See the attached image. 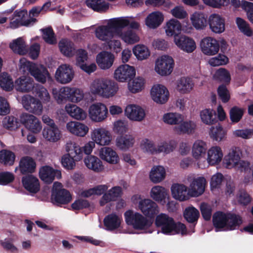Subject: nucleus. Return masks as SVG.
<instances>
[{"mask_svg": "<svg viewBox=\"0 0 253 253\" xmlns=\"http://www.w3.org/2000/svg\"><path fill=\"white\" fill-rule=\"evenodd\" d=\"M61 131L57 126L44 127L42 131V136L45 141L55 143L60 140Z\"/></svg>", "mask_w": 253, "mask_h": 253, "instance_id": "nucleus-39", "label": "nucleus"}, {"mask_svg": "<svg viewBox=\"0 0 253 253\" xmlns=\"http://www.w3.org/2000/svg\"><path fill=\"white\" fill-rule=\"evenodd\" d=\"M19 69L23 74H30L35 79L42 84L50 78L47 70L43 66L38 65L22 58L19 60Z\"/></svg>", "mask_w": 253, "mask_h": 253, "instance_id": "nucleus-4", "label": "nucleus"}, {"mask_svg": "<svg viewBox=\"0 0 253 253\" xmlns=\"http://www.w3.org/2000/svg\"><path fill=\"white\" fill-rule=\"evenodd\" d=\"M136 70L133 66L123 64L118 66L114 71L113 78L117 81L125 83L128 79L134 77Z\"/></svg>", "mask_w": 253, "mask_h": 253, "instance_id": "nucleus-20", "label": "nucleus"}, {"mask_svg": "<svg viewBox=\"0 0 253 253\" xmlns=\"http://www.w3.org/2000/svg\"><path fill=\"white\" fill-rule=\"evenodd\" d=\"M112 129L114 132L117 134H124L128 130L127 122L124 120H118L115 121L113 124Z\"/></svg>", "mask_w": 253, "mask_h": 253, "instance_id": "nucleus-64", "label": "nucleus"}, {"mask_svg": "<svg viewBox=\"0 0 253 253\" xmlns=\"http://www.w3.org/2000/svg\"><path fill=\"white\" fill-rule=\"evenodd\" d=\"M131 200L133 203H138V209L148 217H154L159 212L158 205L149 199H141L140 195L132 196Z\"/></svg>", "mask_w": 253, "mask_h": 253, "instance_id": "nucleus-9", "label": "nucleus"}, {"mask_svg": "<svg viewBox=\"0 0 253 253\" xmlns=\"http://www.w3.org/2000/svg\"><path fill=\"white\" fill-rule=\"evenodd\" d=\"M135 142L134 138L130 135L118 137L116 140V146L120 149L126 150L132 147Z\"/></svg>", "mask_w": 253, "mask_h": 253, "instance_id": "nucleus-55", "label": "nucleus"}, {"mask_svg": "<svg viewBox=\"0 0 253 253\" xmlns=\"http://www.w3.org/2000/svg\"><path fill=\"white\" fill-rule=\"evenodd\" d=\"M207 150V142L201 139H197L193 142L191 148L192 155L198 162L203 161Z\"/></svg>", "mask_w": 253, "mask_h": 253, "instance_id": "nucleus-32", "label": "nucleus"}, {"mask_svg": "<svg viewBox=\"0 0 253 253\" xmlns=\"http://www.w3.org/2000/svg\"><path fill=\"white\" fill-rule=\"evenodd\" d=\"M125 220L127 224L137 230H145L149 227L151 223L141 213L129 210L125 213Z\"/></svg>", "mask_w": 253, "mask_h": 253, "instance_id": "nucleus-10", "label": "nucleus"}, {"mask_svg": "<svg viewBox=\"0 0 253 253\" xmlns=\"http://www.w3.org/2000/svg\"><path fill=\"white\" fill-rule=\"evenodd\" d=\"M69 101L73 103H78L82 101L84 97L83 90L76 87H70Z\"/></svg>", "mask_w": 253, "mask_h": 253, "instance_id": "nucleus-60", "label": "nucleus"}, {"mask_svg": "<svg viewBox=\"0 0 253 253\" xmlns=\"http://www.w3.org/2000/svg\"><path fill=\"white\" fill-rule=\"evenodd\" d=\"M15 156L11 151L2 150L0 151V163L5 165H12L15 161Z\"/></svg>", "mask_w": 253, "mask_h": 253, "instance_id": "nucleus-62", "label": "nucleus"}, {"mask_svg": "<svg viewBox=\"0 0 253 253\" xmlns=\"http://www.w3.org/2000/svg\"><path fill=\"white\" fill-rule=\"evenodd\" d=\"M70 192L63 188L62 184L59 182L53 183L51 197V202L57 206L67 204L72 201Z\"/></svg>", "mask_w": 253, "mask_h": 253, "instance_id": "nucleus-11", "label": "nucleus"}, {"mask_svg": "<svg viewBox=\"0 0 253 253\" xmlns=\"http://www.w3.org/2000/svg\"><path fill=\"white\" fill-rule=\"evenodd\" d=\"M122 221L121 215L114 212L106 216L103 220L106 229L109 231H113L120 228Z\"/></svg>", "mask_w": 253, "mask_h": 253, "instance_id": "nucleus-35", "label": "nucleus"}, {"mask_svg": "<svg viewBox=\"0 0 253 253\" xmlns=\"http://www.w3.org/2000/svg\"><path fill=\"white\" fill-rule=\"evenodd\" d=\"M187 179L189 182V194L191 197H199L204 192L207 185V180L204 177H196L189 175Z\"/></svg>", "mask_w": 253, "mask_h": 253, "instance_id": "nucleus-15", "label": "nucleus"}, {"mask_svg": "<svg viewBox=\"0 0 253 253\" xmlns=\"http://www.w3.org/2000/svg\"><path fill=\"white\" fill-rule=\"evenodd\" d=\"M201 122L206 125L211 126L216 122V113L212 109L206 108L200 112Z\"/></svg>", "mask_w": 253, "mask_h": 253, "instance_id": "nucleus-49", "label": "nucleus"}, {"mask_svg": "<svg viewBox=\"0 0 253 253\" xmlns=\"http://www.w3.org/2000/svg\"><path fill=\"white\" fill-rule=\"evenodd\" d=\"M197 127L196 123L191 120H187L181 122L174 127V130L178 134H193Z\"/></svg>", "mask_w": 253, "mask_h": 253, "instance_id": "nucleus-42", "label": "nucleus"}, {"mask_svg": "<svg viewBox=\"0 0 253 253\" xmlns=\"http://www.w3.org/2000/svg\"><path fill=\"white\" fill-rule=\"evenodd\" d=\"M150 196L155 201L164 205L166 202V200L169 198V194L168 190L165 187L156 185L151 188Z\"/></svg>", "mask_w": 253, "mask_h": 253, "instance_id": "nucleus-34", "label": "nucleus"}, {"mask_svg": "<svg viewBox=\"0 0 253 253\" xmlns=\"http://www.w3.org/2000/svg\"><path fill=\"white\" fill-rule=\"evenodd\" d=\"M211 30L215 34H221L225 31L224 19L218 14H211L208 19Z\"/></svg>", "mask_w": 253, "mask_h": 253, "instance_id": "nucleus-30", "label": "nucleus"}, {"mask_svg": "<svg viewBox=\"0 0 253 253\" xmlns=\"http://www.w3.org/2000/svg\"><path fill=\"white\" fill-rule=\"evenodd\" d=\"M176 142L174 140L164 141L157 145L156 154L163 153L168 154L172 152L176 147Z\"/></svg>", "mask_w": 253, "mask_h": 253, "instance_id": "nucleus-54", "label": "nucleus"}, {"mask_svg": "<svg viewBox=\"0 0 253 253\" xmlns=\"http://www.w3.org/2000/svg\"><path fill=\"white\" fill-rule=\"evenodd\" d=\"M36 163L31 157L26 156L22 158L19 162V169L22 174L33 173L35 171Z\"/></svg>", "mask_w": 253, "mask_h": 253, "instance_id": "nucleus-41", "label": "nucleus"}, {"mask_svg": "<svg viewBox=\"0 0 253 253\" xmlns=\"http://www.w3.org/2000/svg\"><path fill=\"white\" fill-rule=\"evenodd\" d=\"M35 82L29 76H22L17 79L14 82L15 89L21 92L32 91L35 87Z\"/></svg>", "mask_w": 253, "mask_h": 253, "instance_id": "nucleus-28", "label": "nucleus"}, {"mask_svg": "<svg viewBox=\"0 0 253 253\" xmlns=\"http://www.w3.org/2000/svg\"><path fill=\"white\" fill-rule=\"evenodd\" d=\"M119 89L118 84L107 78H98L92 80L89 85L90 94L103 98L114 97Z\"/></svg>", "mask_w": 253, "mask_h": 253, "instance_id": "nucleus-2", "label": "nucleus"}, {"mask_svg": "<svg viewBox=\"0 0 253 253\" xmlns=\"http://www.w3.org/2000/svg\"><path fill=\"white\" fill-rule=\"evenodd\" d=\"M115 56L111 52L103 51L99 53L96 57V62L99 68L103 70L110 69L114 62Z\"/></svg>", "mask_w": 253, "mask_h": 253, "instance_id": "nucleus-26", "label": "nucleus"}, {"mask_svg": "<svg viewBox=\"0 0 253 253\" xmlns=\"http://www.w3.org/2000/svg\"><path fill=\"white\" fill-rule=\"evenodd\" d=\"M118 17L105 20V25L96 27L94 30V35L98 40L107 42L116 36V31L119 24H121Z\"/></svg>", "mask_w": 253, "mask_h": 253, "instance_id": "nucleus-7", "label": "nucleus"}, {"mask_svg": "<svg viewBox=\"0 0 253 253\" xmlns=\"http://www.w3.org/2000/svg\"><path fill=\"white\" fill-rule=\"evenodd\" d=\"M65 110L71 117L75 120L84 121L87 117L85 111L76 104L68 103L65 106Z\"/></svg>", "mask_w": 253, "mask_h": 253, "instance_id": "nucleus-38", "label": "nucleus"}, {"mask_svg": "<svg viewBox=\"0 0 253 253\" xmlns=\"http://www.w3.org/2000/svg\"><path fill=\"white\" fill-rule=\"evenodd\" d=\"M152 99L156 103L164 104L169 99V93L168 88L161 84H154L150 90Z\"/></svg>", "mask_w": 253, "mask_h": 253, "instance_id": "nucleus-21", "label": "nucleus"}, {"mask_svg": "<svg viewBox=\"0 0 253 253\" xmlns=\"http://www.w3.org/2000/svg\"><path fill=\"white\" fill-rule=\"evenodd\" d=\"M9 47L15 53L24 55L27 53L28 47L22 38H18L13 40L9 43Z\"/></svg>", "mask_w": 253, "mask_h": 253, "instance_id": "nucleus-53", "label": "nucleus"}, {"mask_svg": "<svg viewBox=\"0 0 253 253\" xmlns=\"http://www.w3.org/2000/svg\"><path fill=\"white\" fill-rule=\"evenodd\" d=\"M242 153L240 148L232 147L223 159V165L225 168L240 171H246L250 169V164L248 161L241 159Z\"/></svg>", "mask_w": 253, "mask_h": 253, "instance_id": "nucleus-6", "label": "nucleus"}, {"mask_svg": "<svg viewBox=\"0 0 253 253\" xmlns=\"http://www.w3.org/2000/svg\"><path fill=\"white\" fill-rule=\"evenodd\" d=\"M209 136L213 141L220 142L225 139L226 131L222 126L218 125L210 128Z\"/></svg>", "mask_w": 253, "mask_h": 253, "instance_id": "nucleus-51", "label": "nucleus"}, {"mask_svg": "<svg viewBox=\"0 0 253 253\" xmlns=\"http://www.w3.org/2000/svg\"><path fill=\"white\" fill-rule=\"evenodd\" d=\"M59 47L61 52L66 56H72L75 53L74 43L67 39H63L60 41Z\"/></svg>", "mask_w": 253, "mask_h": 253, "instance_id": "nucleus-58", "label": "nucleus"}, {"mask_svg": "<svg viewBox=\"0 0 253 253\" xmlns=\"http://www.w3.org/2000/svg\"><path fill=\"white\" fill-rule=\"evenodd\" d=\"M90 138L96 145L101 146H109L113 140L111 131L104 127L94 128L90 132Z\"/></svg>", "mask_w": 253, "mask_h": 253, "instance_id": "nucleus-14", "label": "nucleus"}, {"mask_svg": "<svg viewBox=\"0 0 253 253\" xmlns=\"http://www.w3.org/2000/svg\"><path fill=\"white\" fill-rule=\"evenodd\" d=\"M132 52L138 61H143L149 58L151 55L150 49L143 44H138L132 48Z\"/></svg>", "mask_w": 253, "mask_h": 253, "instance_id": "nucleus-47", "label": "nucleus"}, {"mask_svg": "<svg viewBox=\"0 0 253 253\" xmlns=\"http://www.w3.org/2000/svg\"><path fill=\"white\" fill-rule=\"evenodd\" d=\"M155 224L157 227L161 229L162 233L165 234H187L184 224L175 223L171 217L164 213H161L156 217Z\"/></svg>", "mask_w": 253, "mask_h": 253, "instance_id": "nucleus-5", "label": "nucleus"}, {"mask_svg": "<svg viewBox=\"0 0 253 253\" xmlns=\"http://www.w3.org/2000/svg\"><path fill=\"white\" fill-rule=\"evenodd\" d=\"M88 114L90 120L94 123H101L108 117V110L106 105L101 102L92 103L88 107Z\"/></svg>", "mask_w": 253, "mask_h": 253, "instance_id": "nucleus-12", "label": "nucleus"}, {"mask_svg": "<svg viewBox=\"0 0 253 253\" xmlns=\"http://www.w3.org/2000/svg\"><path fill=\"white\" fill-rule=\"evenodd\" d=\"M66 129L68 132L78 137H83L89 132V127L83 123L71 121L67 123Z\"/></svg>", "mask_w": 253, "mask_h": 253, "instance_id": "nucleus-24", "label": "nucleus"}, {"mask_svg": "<svg viewBox=\"0 0 253 253\" xmlns=\"http://www.w3.org/2000/svg\"><path fill=\"white\" fill-rule=\"evenodd\" d=\"M121 22L117 28L116 37L120 38L124 43L132 45L140 41V38L135 30L140 28L139 22L132 16L118 17Z\"/></svg>", "mask_w": 253, "mask_h": 253, "instance_id": "nucleus-1", "label": "nucleus"}, {"mask_svg": "<svg viewBox=\"0 0 253 253\" xmlns=\"http://www.w3.org/2000/svg\"><path fill=\"white\" fill-rule=\"evenodd\" d=\"M164 30L167 37L169 38L179 37L182 31L181 22L174 18L167 20L163 27Z\"/></svg>", "mask_w": 253, "mask_h": 253, "instance_id": "nucleus-25", "label": "nucleus"}, {"mask_svg": "<svg viewBox=\"0 0 253 253\" xmlns=\"http://www.w3.org/2000/svg\"><path fill=\"white\" fill-rule=\"evenodd\" d=\"M174 66L173 59L169 55H164L156 59L154 70L159 75L167 76L172 72Z\"/></svg>", "mask_w": 253, "mask_h": 253, "instance_id": "nucleus-13", "label": "nucleus"}, {"mask_svg": "<svg viewBox=\"0 0 253 253\" xmlns=\"http://www.w3.org/2000/svg\"><path fill=\"white\" fill-rule=\"evenodd\" d=\"M223 152L221 147L218 145L210 147L207 151V158L197 162L199 168L205 169L209 166H214L219 165L222 161Z\"/></svg>", "mask_w": 253, "mask_h": 253, "instance_id": "nucleus-8", "label": "nucleus"}, {"mask_svg": "<svg viewBox=\"0 0 253 253\" xmlns=\"http://www.w3.org/2000/svg\"><path fill=\"white\" fill-rule=\"evenodd\" d=\"M170 191L172 197L179 201L188 200L191 197L188 187L183 184L175 183L172 185Z\"/></svg>", "mask_w": 253, "mask_h": 253, "instance_id": "nucleus-29", "label": "nucleus"}, {"mask_svg": "<svg viewBox=\"0 0 253 253\" xmlns=\"http://www.w3.org/2000/svg\"><path fill=\"white\" fill-rule=\"evenodd\" d=\"M0 86L7 91L12 90L14 87L13 80L7 73L3 72L0 75Z\"/></svg>", "mask_w": 253, "mask_h": 253, "instance_id": "nucleus-59", "label": "nucleus"}, {"mask_svg": "<svg viewBox=\"0 0 253 253\" xmlns=\"http://www.w3.org/2000/svg\"><path fill=\"white\" fill-rule=\"evenodd\" d=\"M165 169L162 166H155L151 169L149 173V178L154 183L162 182L166 177Z\"/></svg>", "mask_w": 253, "mask_h": 253, "instance_id": "nucleus-44", "label": "nucleus"}, {"mask_svg": "<svg viewBox=\"0 0 253 253\" xmlns=\"http://www.w3.org/2000/svg\"><path fill=\"white\" fill-rule=\"evenodd\" d=\"M173 42L178 48L186 53H191L196 48L195 41L185 35L176 37L173 39Z\"/></svg>", "mask_w": 253, "mask_h": 253, "instance_id": "nucleus-23", "label": "nucleus"}, {"mask_svg": "<svg viewBox=\"0 0 253 253\" xmlns=\"http://www.w3.org/2000/svg\"><path fill=\"white\" fill-rule=\"evenodd\" d=\"M145 80L142 77H137L127 83V89L132 93L141 91L145 87Z\"/></svg>", "mask_w": 253, "mask_h": 253, "instance_id": "nucleus-50", "label": "nucleus"}, {"mask_svg": "<svg viewBox=\"0 0 253 253\" xmlns=\"http://www.w3.org/2000/svg\"><path fill=\"white\" fill-rule=\"evenodd\" d=\"M75 77V71L72 66L63 64L59 66L55 73L56 81L61 84H68Z\"/></svg>", "mask_w": 253, "mask_h": 253, "instance_id": "nucleus-17", "label": "nucleus"}, {"mask_svg": "<svg viewBox=\"0 0 253 253\" xmlns=\"http://www.w3.org/2000/svg\"><path fill=\"white\" fill-rule=\"evenodd\" d=\"M192 25L197 30L204 29L207 26V19L203 13L195 12L190 16Z\"/></svg>", "mask_w": 253, "mask_h": 253, "instance_id": "nucleus-45", "label": "nucleus"}, {"mask_svg": "<svg viewBox=\"0 0 253 253\" xmlns=\"http://www.w3.org/2000/svg\"><path fill=\"white\" fill-rule=\"evenodd\" d=\"M86 5L94 11L104 12L109 9V3L105 0H86Z\"/></svg>", "mask_w": 253, "mask_h": 253, "instance_id": "nucleus-57", "label": "nucleus"}, {"mask_svg": "<svg viewBox=\"0 0 253 253\" xmlns=\"http://www.w3.org/2000/svg\"><path fill=\"white\" fill-rule=\"evenodd\" d=\"M157 145L151 139L145 138L142 139L139 144L141 151L144 154L156 155Z\"/></svg>", "mask_w": 253, "mask_h": 253, "instance_id": "nucleus-56", "label": "nucleus"}, {"mask_svg": "<svg viewBox=\"0 0 253 253\" xmlns=\"http://www.w3.org/2000/svg\"><path fill=\"white\" fill-rule=\"evenodd\" d=\"M21 123L25 128L34 133H39L42 129L41 122L36 116L27 113L20 116Z\"/></svg>", "mask_w": 253, "mask_h": 253, "instance_id": "nucleus-19", "label": "nucleus"}, {"mask_svg": "<svg viewBox=\"0 0 253 253\" xmlns=\"http://www.w3.org/2000/svg\"><path fill=\"white\" fill-rule=\"evenodd\" d=\"M183 120V115L176 112H167L163 114L162 118L164 124L171 126L179 124Z\"/></svg>", "mask_w": 253, "mask_h": 253, "instance_id": "nucleus-48", "label": "nucleus"}, {"mask_svg": "<svg viewBox=\"0 0 253 253\" xmlns=\"http://www.w3.org/2000/svg\"><path fill=\"white\" fill-rule=\"evenodd\" d=\"M202 52L206 55L213 56L219 51V43L216 39L207 37L203 39L200 42Z\"/></svg>", "mask_w": 253, "mask_h": 253, "instance_id": "nucleus-22", "label": "nucleus"}, {"mask_svg": "<svg viewBox=\"0 0 253 253\" xmlns=\"http://www.w3.org/2000/svg\"><path fill=\"white\" fill-rule=\"evenodd\" d=\"M125 116L130 121L140 122L146 117L145 110L136 104H127L124 110Z\"/></svg>", "mask_w": 253, "mask_h": 253, "instance_id": "nucleus-18", "label": "nucleus"}, {"mask_svg": "<svg viewBox=\"0 0 253 253\" xmlns=\"http://www.w3.org/2000/svg\"><path fill=\"white\" fill-rule=\"evenodd\" d=\"M236 24L240 31L248 37L253 35V32L249 24L243 19L237 17L236 19Z\"/></svg>", "mask_w": 253, "mask_h": 253, "instance_id": "nucleus-63", "label": "nucleus"}, {"mask_svg": "<svg viewBox=\"0 0 253 253\" xmlns=\"http://www.w3.org/2000/svg\"><path fill=\"white\" fill-rule=\"evenodd\" d=\"M194 86L193 80L188 77H182L177 80L176 83V89L181 93H189Z\"/></svg>", "mask_w": 253, "mask_h": 253, "instance_id": "nucleus-43", "label": "nucleus"}, {"mask_svg": "<svg viewBox=\"0 0 253 253\" xmlns=\"http://www.w3.org/2000/svg\"><path fill=\"white\" fill-rule=\"evenodd\" d=\"M21 103L24 108L30 113L36 115H41L43 110L41 101L35 97L26 94L21 98Z\"/></svg>", "mask_w": 253, "mask_h": 253, "instance_id": "nucleus-16", "label": "nucleus"}, {"mask_svg": "<svg viewBox=\"0 0 253 253\" xmlns=\"http://www.w3.org/2000/svg\"><path fill=\"white\" fill-rule=\"evenodd\" d=\"M39 176L44 182L50 184L53 182L55 177L57 179L61 178V172L51 167L45 166L40 169Z\"/></svg>", "mask_w": 253, "mask_h": 253, "instance_id": "nucleus-27", "label": "nucleus"}, {"mask_svg": "<svg viewBox=\"0 0 253 253\" xmlns=\"http://www.w3.org/2000/svg\"><path fill=\"white\" fill-rule=\"evenodd\" d=\"M164 20V15L160 11H153L148 15L145 20V25L150 29L159 27Z\"/></svg>", "mask_w": 253, "mask_h": 253, "instance_id": "nucleus-36", "label": "nucleus"}, {"mask_svg": "<svg viewBox=\"0 0 253 253\" xmlns=\"http://www.w3.org/2000/svg\"><path fill=\"white\" fill-rule=\"evenodd\" d=\"M123 195V190L120 186H114L110 189L106 193H104L99 200V205L101 206L110 203L111 202L116 201Z\"/></svg>", "mask_w": 253, "mask_h": 253, "instance_id": "nucleus-31", "label": "nucleus"}, {"mask_svg": "<svg viewBox=\"0 0 253 253\" xmlns=\"http://www.w3.org/2000/svg\"><path fill=\"white\" fill-rule=\"evenodd\" d=\"M212 221L216 232L236 229L242 222L240 216L220 211L213 214Z\"/></svg>", "mask_w": 253, "mask_h": 253, "instance_id": "nucleus-3", "label": "nucleus"}, {"mask_svg": "<svg viewBox=\"0 0 253 253\" xmlns=\"http://www.w3.org/2000/svg\"><path fill=\"white\" fill-rule=\"evenodd\" d=\"M70 87L64 86L59 89H52V94L58 103L61 104L65 101H69Z\"/></svg>", "mask_w": 253, "mask_h": 253, "instance_id": "nucleus-52", "label": "nucleus"}, {"mask_svg": "<svg viewBox=\"0 0 253 253\" xmlns=\"http://www.w3.org/2000/svg\"><path fill=\"white\" fill-rule=\"evenodd\" d=\"M99 156L101 160L110 164L115 165L120 161L119 157L116 151L109 147L100 148Z\"/></svg>", "mask_w": 253, "mask_h": 253, "instance_id": "nucleus-33", "label": "nucleus"}, {"mask_svg": "<svg viewBox=\"0 0 253 253\" xmlns=\"http://www.w3.org/2000/svg\"><path fill=\"white\" fill-rule=\"evenodd\" d=\"M84 161L86 168L94 172H100L104 169V166L102 162L95 156H87Z\"/></svg>", "mask_w": 253, "mask_h": 253, "instance_id": "nucleus-40", "label": "nucleus"}, {"mask_svg": "<svg viewBox=\"0 0 253 253\" xmlns=\"http://www.w3.org/2000/svg\"><path fill=\"white\" fill-rule=\"evenodd\" d=\"M22 183L25 188L32 193H37L40 189L38 179L32 175L26 176L22 178Z\"/></svg>", "mask_w": 253, "mask_h": 253, "instance_id": "nucleus-46", "label": "nucleus"}, {"mask_svg": "<svg viewBox=\"0 0 253 253\" xmlns=\"http://www.w3.org/2000/svg\"><path fill=\"white\" fill-rule=\"evenodd\" d=\"M65 149L67 154L74 158L77 161H80L83 159L82 148L76 141H68L65 145Z\"/></svg>", "mask_w": 253, "mask_h": 253, "instance_id": "nucleus-37", "label": "nucleus"}, {"mask_svg": "<svg viewBox=\"0 0 253 253\" xmlns=\"http://www.w3.org/2000/svg\"><path fill=\"white\" fill-rule=\"evenodd\" d=\"M183 214L186 220L191 223L196 221L200 215L198 210L193 206L186 208Z\"/></svg>", "mask_w": 253, "mask_h": 253, "instance_id": "nucleus-61", "label": "nucleus"}]
</instances>
